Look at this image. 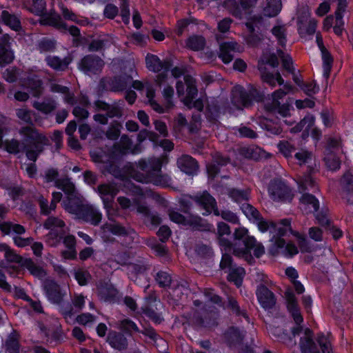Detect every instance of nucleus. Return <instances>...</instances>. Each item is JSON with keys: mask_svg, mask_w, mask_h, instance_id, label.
<instances>
[{"mask_svg": "<svg viewBox=\"0 0 353 353\" xmlns=\"http://www.w3.org/2000/svg\"><path fill=\"white\" fill-rule=\"evenodd\" d=\"M72 59L70 57H65L63 59H59L55 56H48L46 58V61L48 66L55 70L63 71L65 70Z\"/></svg>", "mask_w": 353, "mask_h": 353, "instance_id": "obj_34", "label": "nucleus"}, {"mask_svg": "<svg viewBox=\"0 0 353 353\" xmlns=\"http://www.w3.org/2000/svg\"><path fill=\"white\" fill-rule=\"evenodd\" d=\"M27 145L23 143L22 141L12 139L11 140H6L5 141L6 150L11 154H17L20 152H26L27 154Z\"/></svg>", "mask_w": 353, "mask_h": 353, "instance_id": "obj_40", "label": "nucleus"}, {"mask_svg": "<svg viewBox=\"0 0 353 353\" xmlns=\"http://www.w3.org/2000/svg\"><path fill=\"white\" fill-rule=\"evenodd\" d=\"M55 186L62 190L68 196L74 194V185L68 178L57 179L55 181Z\"/></svg>", "mask_w": 353, "mask_h": 353, "instance_id": "obj_45", "label": "nucleus"}, {"mask_svg": "<svg viewBox=\"0 0 353 353\" xmlns=\"http://www.w3.org/2000/svg\"><path fill=\"white\" fill-rule=\"evenodd\" d=\"M177 165L181 171L188 174H194L198 168L195 159L186 154L182 155L178 159Z\"/></svg>", "mask_w": 353, "mask_h": 353, "instance_id": "obj_28", "label": "nucleus"}, {"mask_svg": "<svg viewBox=\"0 0 353 353\" xmlns=\"http://www.w3.org/2000/svg\"><path fill=\"white\" fill-rule=\"evenodd\" d=\"M299 346L301 353H320L313 341V333L309 328L304 330L300 339Z\"/></svg>", "mask_w": 353, "mask_h": 353, "instance_id": "obj_19", "label": "nucleus"}, {"mask_svg": "<svg viewBox=\"0 0 353 353\" xmlns=\"http://www.w3.org/2000/svg\"><path fill=\"white\" fill-rule=\"evenodd\" d=\"M97 290L99 296L105 301L114 298L117 294V289L107 282H100L97 285Z\"/></svg>", "mask_w": 353, "mask_h": 353, "instance_id": "obj_32", "label": "nucleus"}, {"mask_svg": "<svg viewBox=\"0 0 353 353\" xmlns=\"http://www.w3.org/2000/svg\"><path fill=\"white\" fill-rule=\"evenodd\" d=\"M252 249L254 250V256L257 258H259L265 253L264 246L261 243L257 242L254 237L247 239L246 248H234L233 254L238 257L244 259L248 263H252L254 261L250 252Z\"/></svg>", "mask_w": 353, "mask_h": 353, "instance_id": "obj_5", "label": "nucleus"}, {"mask_svg": "<svg viewBox=\"0 0 353 353\" xmlns=\"http://www.w3.org/2000/svg\"><path fill=\"white\" fill-rule=\"evenodd\" d=\"M262 128L273 134H279L282 132L281 126L278 124L274 125L272 121L270 119H264L261 122Z\"/></svg>", "mask_w": 353, "mask_h": 353, "instance_id": "obj_63", "label": "nucleus"}, {"mask_svg": "<svg viewBox=\"0 0 353 353\" xmlns=\"http://www.w3.org/2000/svg\"><path fill=\"white\" fill-rule=\"evenodd\" d=\"M184 81L187 85L188 98H189L190 99L195 98L198 93L195 79L190 75H185L184 77Z\"/></svg>", "mask_w": 353, "mask_h": 353, "instance_id": "obj_51", "label": "nucleus"}, {"mask_svg": "<svg viewBox=\"0 0 353 353\" xmlns=\"http://www.w3.org/2000/svg\"><path fill=\"white\" fill-rule=\"evenodd\" d=\"M301 208L307 212H315L319 208V201L313 195L308 193H303L300 198Z\"/></svg>", "mask_w": 353, "mask_h": 353, "instance_id": "obj_33", "label": "nucleus"}, {"mask_svg": "<svg viewBox=\"0 0 353 353\" xmlns=\"http://www.w3.org/2000/svg\"><path fill=\"white\" fill-rule=\"evenodd\" d=\"M107 341L111 347L118 350H125L128 345V339L124 334L115 331L108 333Z\"/></svg>", "mask_w": 353, "mask_h": 353, "instance_id": "obj_26", "label": "nucleus"}, {"mask_svg": "<svg viewBox=\"0 0 353 353\" xmlns=\"http://www.w3.org/2000/svg\"><path fill=\"white\" fill-rule=\"evenodd\" d=\"M123 101L114 102L112 104L107 103L103 101H96L94 106L97 111H104L108 118H120L123 114Z\"/></svg>", "mask_w": 353, "mask_h": 353, "instance_id": "obj_12", "label": "nucleus"}, {"mask_svg": "<svg viewBox=\"0 0 353 353\" xmlns=\"http://www.w3.org/2000/svg\"><path fill=\"white\" fill-rule=\"evenodd\" d=\"M272 33L276 37L279 44L282 46L286 42V28L284 26H276L272 29Z\"/></svg>", "mask_w": 353, "mask_h": 353, "instance_id": "obj_60", "label": "nucleus"}, {"mask_svg": "<svg viewBox=\"0 0 353 353\" xmlns=\"http://www.w3.org/2000/svg\"><path fill=\"white\" fill-rule=\"evenodd\" d=\"M1 17L3 23L12 30L17 31L21 28L20 21L16 15L9 13L7 10H3Z\"/></svg>", "mask_w": 353, "mask_h": 353, "instance_id": "obj_42", "label": "nucleus"}, {"mask_svg": "<svg viewBox=\"0 0 353 353\" xmlns=\"http://www.w3.org/2000/svg\"><path fill=\"white\" fill-rule=\"evenodd\" d=\"M214 214L221 216L223 219L233 224L239 223V219L236 214L230 210L219 211L218 209H215Z\"/></svg>", "mask_w": 353, "mask_h": 353, "instance_id": "obj_58", "label": "nucleus"}, {"mask_svg": "<svg viewBox=\"0 0 353 353\" xmlns=\"http://www.w3.org/2000/svg\"><path fill=\"white\" fill-rule=\"evenodd\" d=\"M256 222L259 230L262 232L270 231V232H278L280 236H284L288 232H291L290 221L288 219H283L280 224L282 226H278L272 221L264 220L261 216L259 219L255 221Z\"/></svg>", "mask_w": 353, "mask_h": 353, "instance_id": "obj_8", "label": "nucleus"}, {"mask_svg": "<svg viewBox=\"0 0 353 353\" xmlns=\"http://www.w3.org/2000/svg\"><path fill=\"white\" fill-rule=\"evenodd\" d=\"M119 191V189L115 183H102L97 188V192L103 200L105 208L110 205Z\"/></svg>", "mask_w": 353, "mask_h": 353, "instance_id": "obj_16", "label": "nucleus"}, {"mask_svg": "<svg viewBox=\"0 0 353 353\" xmlns=\"http://www.w3.org/2000/svg\"><path fill=\"white\" fill-rule=\"evenodd\" d=\"M282 3L281 0H268L267 5L263 9L265 15L273 17L281 11Z\"/></svg>", "mask_w": 353, "mask_h": 353, "instance_id": "obj_43", "label": "nucleus"}, {"mask_svg": "<svg viewBox=\"0 0 353 353\" xmlns=\"http://www.w3.org/2000/svg\"><path fill=\"white\" fill-rule=\"evenodd\" d=\"M41 81L37 78L28 79L25 83V85L32 90V94L35 97H38L41 94Z\"/></svg>", "mask_w": 353, "mask_h": 353, "instance_id": "obj_53", "label": "nucleus"}, {"mask_svg": "<svg viewBox=\"0 0 353 353\" xmlns=\"http://www.w3.org/2000/svg\"><path fill=\"white\" fill-rule=\"evenodd\" d=\"M278 57L281 59L283 68L290 73H294V68L292 66V58L282 50H277Z\"/></svg>", "mask_w": 353, "mask_h": 353, "instance_id": "obj_62", "label": "nucleus"}, {"mask_svg": "<svg viewBox=\"0 0 353 353\" xmlns=\"http://www.w3.org/2000/svg\"><path fill=\"white\" fill-rule=\"evenodd\" d=\"M162 162L159 158L150 159L148 163L141 160L138 163V168L143 172L141 173L134 172L132 177L141 183H152L157 185H167L170 179L167 175L161 174Z\"/></svg>", "mask_w": 353, "mask_h": 353, "instance_id": "obj_1", "label": "nucleus"}, {"mask_svg": "<svg viewBox=\"0 0 353 353\" xmlns=\"http://www.w3.org/2000/svg\"><path fill=\"white\" fill-rule=\"evenodd\" d=\"M316 340L321 349L322 353H332L331 344L327 336L321 334L318 336Z\"/></svg>", "mask_w": 353, "mask_h": 353, "instance_id": "obj_64", "label": "nucleus"}, {"mask_svg": "<svg viewBox=\"0 0 353 353\" xmlns=\"http://www.w3.org/2000/svg\"><path fill=\"white\" fill-rule=\"evenodd\" d=\"M147 337L146 342L152 343L159 347L160 352L165 351L166 349L165 341L156 332L154 328L151 326L144 327L143 330H140V332Z\"/></svg>", "mask_w": 353, "mask_h": 353, "instance_id": "obj_22", "label": "nucleus"}, {"mask_svg": "<svg viewBox=\"0 0 353 353\" xmlns=\"http://www.w3.org/2000/svg\"><path fill=\"white\" fill-rule=\"evenodd\" d=\"M22 266L27 268L31 274L39 279L44 278L47 273L41 268L36 265L30 259H26L22 263Z\"/></svg>", "mask_w": 353, "mask_h": 353, "instance_id": "obj_41", "label": "nucleus"}, {"mask_svg": "<svg viewBox=\"0 0 353 353\" xmlns=\"http://www.w3.org/2000/svg\"><path fill=\"white\" fill-rule=\"evenodd\" d=\"M43 289L48 299L54 304H60L66 295V292L54 280L45 281Z\"/></svg>", "mask_w": 353, "mask_h": 353, "instance_id": "obj_11", "label": "nucleus"}, {"mask_svg": "<svg viewBox=\"0 0 353 353\" xmlns=\"http://www.w3.org/2000/svg\"><path fill=\"white\" fill-rule=\"evenodd\" d=\"M231 103L236 110H243L252 104V97L242 86L237 85L232 90Z\"/></svg>", "mask_w": 353, "mask_h": 353, "instance_id": "obj_9", "label": "nucleus"}, {"mask_svg": "<svg viewBox=\"0 0 353 353\" xmlns=\"http://www.w3.org/2000/svg\"><path fill=\"white\" fill-rule=\"evenodd\" d=\"M62 205L67 212L77 215L78 218L85 206L81 199L75 194L68 196L67 199L63 201Z\"/></svg>", "mask_w": 353, "mask_h": 353, "instance_id": "obj_18", "label": "nucleus"}, {"mask_svg": "<svg viewBox=\"0 0 353 353\" xmlns=\"http://www.w3.org/2000/svg\"><path fill=\"white\" fill-rule=\"evenodd\" d=\"M32 105L35 109L44 114L53 112L57 107L56 101L51 98L44 99L41 102L34 101Z\"/></svg>", "mask_w": 353, "mask_h": 353, "instance_id": "obj_37", "label": "nucleus"}, {"mask_svg": "<svg viewBox=\"0 0 353 353\" xmlns=\"http://www.w3.org/2000/svg\"><path fill=\"white\" fill-rule=\"evenodd\" d=\"M72 303L75 308V311L74 309L70 308H65L62 310V314L64 316L65 319L68 320L69 319H72L74 316L75 313L81 310L85 305V297L81 294H74L72 299Z\"/></svg>", "mask_w": 353, "mask_h": 353, "instance_id": "obj_29", "label": "nucleus"}, {"mask_svg": "<svg viewBox=\"0 0 353 353\" xmlns=\"http://www.w3.org/2000/svg\"><path fill=\"white\" fill-rule=\"evenodd\" d=\"M258 0H239V2L235 0H230L228 2L230 12L235 17L241 19L243 16L248 13V10L254 7Z\"/></svg>", "mask_w": 353, "mask_h": 353, "instance_id": "obj_13", "label": "nucleus"}, {"mask_svg": "<svg viewBox=\"0 0 353 353\" xmlns=\"http://www.w3.org/2000/svg\"><path fill=\"white\" fill-rule=\"evenodd\" d=\"M342 197L350 205L353 204V174L347 172L341 180Z\"/></svg>", "mask_w": 353, "mask_h": 353, "instance_id": "obj_20", "label": "nucleus"}, {"mask_svg": "<svg viewBox=\"0 0 353 353\" xmlns=\"http://www.w3.org/2000/svg\"><path fill=\"white\" fill-rule=\"evenodd\" d=\"M43 226L45 228L51 230L47 237L48 241L52 240V245H55L56 243L59 242L65 234L63 228L65 226V223L59 217L49 216L44 222Z\"/></svg>", "mask_w": 353, "mask_h": 353, "instance_id": "obj_6", "label": "nucleus"}, {"mask_svg": "<svg viewBox=\"0 0 353 353\" xmlns=\"http://www.w3.org/2000/svg\"><path fill=\"white\" fill-rule=\"evenodd\" d=\"M263 65V63H259V70L261 73V79L263 82L269 84L272 87H274L276 85V81H277L279 85L284 83V80L279 72H276L274 74L271 72H267Z\"/></svg>", "mask_w": 353, "mask_h": 353, "instance_id": "obj_30", "label": "nucleus"}, {"mask_svg": "<svg viewBox=\"0 0 353 353\" xmlns=\"http://www.w3.org/2000/svg\"><path fill=\"white\" fill-rule=\"evenodd\" d=\"M256 294L260 305L265 310L272 308L276 304L274 294L263 284L257 287Z\"/></svg>", "mask_w": 353, "mask_h": 353, "instance_id": "obj_17", "label": "nucleus"}, {"mask_svg": "<svg viewBox=\"0 0 353 353\" xmlns=\"http://www.w3.org/2000/svg\"><path fill=\"white\" fill-rule=\"evenodd\" d=\"M268 194L274 201L290 202L294 197L290 188L281 179H274L270 183Z\"/></svg>", "mask_w": 353, "mask_h": 353, "instance_id": "obj_3", "label": "nucleus"}, {"mask_svg": "<svg viewBox=\"0 0 353 353\" xmlns=\"http://www.w3.org/2000/svg\"><path fill=\"white\" fill-rule=\"evenodd\" d=\"M119 330L125 332L127 334L132 336L134 333L140 332V330L137 325L130 319H123L117 323L116 326Z\"/></svg>", "mask_w": 353, "mask_h": 353, "instance_id": "obj_38", "label": "nucleus"}, {"mask_svg": "<svg viewBox=\"0 0 353 353\" xmlns=\"http://www.w3.org/2000/svg\"><path fill=\"white\" fill-rule=\"evenodd\" d=\"M225 338L230 344L239 343L243 341L244 334L237 328L232 327L225 333Z\"/></svg>", "mask_w": 353, "mask_h": 353, "instance_id": "obj_47", "label": "nucleus"}, {"mask_svg": "<svg viewBox=\"0 0 353 353\" xmlns=\"http://www.w3.org/2000/svg\"><path fill=\"white\" fill-rule=\"evenodd\" d=\"M186 225L192 226L194 229L201 231H212L213 225L208 223L199 216H190L187 218Z\"/></svg>", "mask_w": 353, "mask_h": 353, "instance_id": "obj_39", "label": "nucleus"}, {"mask_svg": "<svg viewBox=\"0 0 353 353\" xmlns=\"http://www.w3.org/2000/svg\"><path fill=\"white\" fill-rule=\"evenodd\" d=\"M22 137V143L27 147V158L32 161H36L38 156L42 152L43 145L48 144V138L32 126L22 127L19 130Z\"/></svg>", "mask_w": 353, "mask_h": 353, "instance_id": "obj_2", "label": "nucleus"}, {"mask_svg": "<svg viewBox=\"0 0 353 353\" xmlns=\"http://www.w3.org/2000/svg\"><path fill=\"white\" fill-rule=\"evenodd\" d=\"M310 13L308 12L307 8H305L303 11L302 15L299 16L298 22L299 23V29L302 30H305L306 33L308 34H313L316 28V21L314 19H309Z\"/></svg>", "mask_w": 353, "mask_h": 353, "instance_id": "obj_24", "label": "nucleus"}, {"mask_svg": "<svg viewBox=\"0 0 353 353\" xmlns=\"http://www.w3.org/2000/svg\"><path fill=\"white\" fill-rule=\"evenodd\" d=\"M241 208L243 214L250 220L255 221L256 219H259V216H261L259 212L254 207L248 203H243Z\"/></svg>", "mask_w": 353, "mask_h": 353, "instance_id": "obj_57", "label": "nucleus"}, {"mask_svg": "<svg viewBox=\"0 0 353 353\" xmlns=\"http://www.w3.org/2000/svg\"><path fill=\"white\" fill-rule=\"evenodd\" d=\"M19 334L15 332L10 333L6 339L4 347L6 352L19 353L20 345L19 342Z\"/></svg>", "mask_w": 353, "mask_h": 353, "instance_id": "obj_36", "label": "nucleus"}, {"mask_svg": "<svg viewBox=\"0 0 353 353\" xmlns=\"http://www.w3.org/2000/svg\"><path fill=\"white\" fill-rule=\"evenodd\" d=\"M241 50L242 47L236 41L223 42L219 46V57L224 63H229L232 61L234 53Z\"/></svg>", "mask_w": 353, "mask_h": 353, "instance_id": "obj_14", "label": "nucleus"}, {"mask_svg": "<svg viewBox=\"0 0 353 353\" xmlns=\"http://www.w3.org/2000/svg\"><path fill=\"white\" fill-rule=\"evenodd\" d=\"M285 297L288 303V309L290 312L294 322L298 325L297 327H294L292 330L294 336L299 335L302 331V327L299 326L301 323L303 322V317L301 314L297 300L291 290H287L285 292Z\"/></svg>", "mask_w": 353, "mask_h": 353, "instance_id": "obj_7", "label": "nucleus"}, {"mask_svg": "<svg viewBox=\"0 0 353 353\" xmlns=\"http://www.w3.org/2000/svg\"><path fill=\"white\" fill-rule=\"evenodd\" d=\"M41 23L54 26L60 30H67L65 23L62 21L61 17L56 13H50L46 16L41 21ZM68 30L73 37H77L80 34L79 29L76 26H70Z\"/></svg>", "mask_w": 353, "mask_h": 353, "instance_id": "obj_15", "label": "nucleus"}, {"mask_svg": "<svg viewBox=\"0 0 353 353\" xmlns=\"http://www.w3.org/2000/svg\"><path fill=\"white\" fill-rule=\"evenodd\" d=\"M128 78L115 77L110 83V89L113 92H119L125 90L128 85Z\"/></svg>", "mask_w": 353, "mask_h": 353, "instance_id": "obj_52", "label": "nucleus"}, {"mask_svg": "<svg viewBox=\"0 0 353 353\" xmlns=\"http://www.w3.org/2000/svg\"><path fill=\"white\" fill-rule=\"evenodd\" d=\"M104 232H110L114 235L124 236L134 233L131 228H125L118 223H106L101 226Z\"/></svg>", "mask_w": 353, "mask_h": 353, "instance_id": "obj_31", "label": "nucleus"}, {"mask_svg": "<svg viewBox=\"0 0 353 353\" xmlns=\"http://www.w3.org/2000/svg\"><path fill=\"white\" fill-rule=\"evenodd\" d=\"M324 161L327 167L331 170H336L340 168L341 161L339 158L332 151L326 154Z\"/></svg>", "mask_w": 353, "mask_h": 353, "instance_id": "obj_55", "label": "nucleus"}, {"mask_svg": "<svg viewBox=\"0 0 353 353\" xmlns=\"http://www.w3.org/2000/svg\"><path fill=\"white\" fill-rule=\"evenodd\" d=\"M205 44V39L201 36H192L186 41L187 46L195 51L203 50Z\"/></svg>", "mask_w": 353, "mask_h": 353, "instance_id": "obj_48", "label": "nucleus"}, {"mask_svg": "<svg viewBox=\"0 0 353 353\" xmlns=\"http://www.w3.org/2000/svg\"><path fill=\"white\" fill-rule=\"evenodd\" d=\"M346 7V0H338L337 8L335 12V23L333 29L334 33L339 36L342 34L343 30L344 22L343 21V14L345 12Z\"/></svg>", "mask_w": 353, "mask_h": 353, "instance_id": "obj_27", "label": "nucleus"}, {"mask_svg": "<svg viewBox=\"0 0 353 353\" xmlns=\"http://www.w3.org/2000/svg\"><path fill=\"white\" fill-rule=\"evenodd\" d=\"M142 311L143 313L154 323L160 324L163 321V318L161 314L155 312L152 307L149 306L143 307Z\"/></svg>", "mask_w": 353, "mask_h": 353, "instance_id": "obj_61", "label": "nucleus"}, {"mask_svg": "<svg viewBox=\"0 0 353 353\" xmlns=\"http://www.w3.org/2000/svg\"><path fill=\"white\" fill-rule=\"evenodd\" d=\"M244 275L245 270L243 268H235L230 270L228 274V279L234 282L236 286L239 287L242 283Z\"/></svg>", "mask_w": 353, "mask_h": 353, "instance_id": "obj_49", "label": "nucleus"}, {"mask_svg": "<svg viewBox=\"0 0 353 353\" xmlns=\"http://www.w3.org/2000/svg\"><path fill=\"white\" fill-rule=\"evenodd\" d=\"M79 219H81L86 222H89L92 225H97L102 219V214L92 206L85 205L82 212L79 215Z\"/></svg>", "mask_w": 353, "mask_h": 353, "instance_id": "obj_25", "label": "nucleus"}, {"mask_svg": "<svg viewBox=\"0 0 353 353\" xmlns=\"http://www.w3.org/2000/svg\"><path fill=\"white\" fill-rule=\"evenodd\" d=\"M0 251L4 252V256L7 261L22 265L24 261L22 257L11 250L7 245L0 243Z\"/></svg>", "mask_w": 353, "mask_h": 353, "instance_id": "obj_46", "label": "nucleus"}, {"mask_svg": "<svg viewBox=\"0 0 353 353\" xmlns=\"http://www.w3.org/2000/svg\"><path fill=\"white\" fill-rule=\"evenodd\" d=\"M0 230L6 234H16L17 236H14L13 240L14 244L19 248L30 245L33 242L32 237L23 238L19 236L26 232L25 228L20 224L10 221L0 223Z\"/></svg>", "mask_w": 353, "mask_h": 353, "instance_id": "obj_4", "label": "nucleus"}, {"mask_svg": "<svg viewBox=\"0 0 353 353\" xmlns=\"http://www.w3.org/2000/svg\"><path fill=\"white\" fill-rule=\"evenodd\" d=\"M121 127L122 125L119 122H112L105 132L106 137L110 140L117 139L120 136Z\"/></svg>", "mask_w": 353, "mask_h": 353, "instance_id": "obj_54", "label": "nucleus"}, {"mask_svg": "<svg viewBox=\"0 0 353 353\" xmlns=\"http://www.w3.org/2000/svg\"><path fill=\"white\" fill-rule=\"evenodd\" d=\"M103 65L104 62L100 57L89 54L81 59L79 67L85 74L91 75L100 72Z\"/></svg>", "mask_w": 353, "mask_h": 353, "instance_id": "obj_10", "label": "nucleus"}, {"mask_svg": "<svg viewBox=\"0 0 353 353\" xmlns=\"http://www.w3.org/2000/svg\"><path fill=\"white\" fill-rule=\"evenodd\" d=\"M192 199L198 205L202 207L208 214L212 212L214 214V210L218 209L214 198L208 192H203L200 194H197Z\"/></svg>", "mask_w": 353, "mask_h": 353, "instance_id": "obj_23", "label": "nucleus"}, {"mask_svg": "<svg viewBox=\"0 0 353 353\" xmlns=\"http://www.w3.org/2000/svg\"><path fill=\"white\" fill-rule=\"evenodd\" d=\"M321 54L323 61V75L327 79L330 76V72L333 63V59L327 50L321 51Z\"/></svg>", "mask_w": 353, "mask_h": 353, "instance_id": "obj_56", "label": "nucleus"}, {"mask_svg": "<svg viewBox=\"0 0 353 353\" xmlns=\"http://www.w3.org/2000/svg\"><path fill=\"white\" fill-rule=\"evenodd\" d=\"M298 184L300 192L305 193V191H314L316 189L315 182L309 174L301 176L299 179Z\"/></svg>", "mask_w": 353, "mask_h": 353, "instance_id": "obj_44", "label": "nucleus"}, {"mask_svg": "<svg viewBox=\"0 0 353 353\" xmlns=\"http://www.w3.org/2000/svg\"><path fill=\"white\" fill-rule=\"evenodd\" d=\"M74 277L80 285H85L91 279V275L88 271L78 269L74 271Z\"/></svg>", "mask_w": 353, "mask_h": 353, "instance_id": "obj_59", "label": "nucleus"}, {"mask_svg": "<svg viewBox=\"0 0 353 353\" xmlns=\"http://www.w3.org/2000/svg\"><path fill=\"white\" fill-rule=\"evenodd\" d=\"M279 152L286 158L291 157L295 150L294 144L287 140L280 141L277 145Z\"/></svg>", "mask_w": 353, "mask_h": 353, "instance_id": "obj_50", "label": "nucleus"}, {"mask_svg": "<svg viewBox=\"0 0 353 353\" xmlns=\"http://www.w3.org/2000/svg\"><path fill=\"white\" fill-rule=\"evenodd\" d=\"M145 64L147 68L154 72H159L161 70L169 71L171 66L170 61H161V59L154 54H148L145 57Z\"/></svg>", "mask_w": 353, "mask_h": 353, "instance_id": "obj_21", "label": "nucleus"}, {"mask_svg": "<svg viewBox=\"0 0 353 353\" xmlns=\"http://www.w3.org/2000/svg\"><path fill=\"white\" fill-rule=\"evenodd\" d=\"M294 157L299 165H307L310 171L313 169V165H315L312 153L306 150H300L295 153Z\"/></svg>", "mask_w": 353, "mask_h": 353, "instance_id": "obj_35", "label": "nucleus"}]
</instances>
